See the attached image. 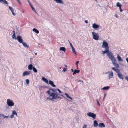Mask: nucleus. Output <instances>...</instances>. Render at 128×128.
Returning a JSON list of instances; mask_svg holds the SVG:
<instances>
[{
  "label": "nucleus",
  "instance_id": "nucleus-1",
  "mask_svg": "<svg viewBox=\"0 0 128 128\" xmlns=\"http://www.w3.org/2000/svg\"><path fill=\"white\" fill-rule=\"evenodd\" d=\"M93 38L96 40H98L99 37V36L98 34L94 32H92Z\"/></svg>",
  "mask_w": 128,
  "mask_h": 128
},
{
  "label": "nucleus",
  "instance_id": "nucleus-2",
  "mask_svg": "<svg viewBox=\"0 0 128 128\" xmlns=\"http://www.w3.org/2000/svg\"><path fill=\"white\" fill-rule=\"evenodd\" d=\"M102 46L103 48H104L105 49H109V47L108 46V43L105 40H104L103 41Z\"/></svg>",
  "mask_w": 128,
  "mask_h": 128
},
{
  "label": "nucleus",
  "instance_id": "nucleus-3",
  "mask_svg": "<svg viewBox=\"0 0 128 128\" xmlns=\"http://www.w3.org/2000/svg\"><path fill=\"white\" fill-rule=\"evenodd\" d=\"M11 11L12 14L14 16L16 15V14L18 12L19 10L18 8H9Z\"/></svg>",
  "mask_w": 128,
  "mask_h": 128
},
{
  "label": "nucleus",
  "instance_id": "nucleus-4",
  "mask_svg": "<svg viewBox=\"0 0 128 128\" xmlns=\"http://www.w3.org/2000/svg\"><path fill=\"white\" fill-rule=\"evenodd\" d=\"M106 54L108 56L110 59L111 60H112L115 58L112 53L110 51L109 52H108V53L107 54Z\"/></svg>",
  "mask_w": 128,
  "mask_h": 128
},
{
  "label": "nucleus",
  "instance_id": "nucleus-5",
  "mask_svg": "<svg viewBox=\"0 0 128 128\" xmlns=\"http://www.w3.org/2000/svg\"><path fill=\"white\" fill-rule=\"evenodd\" d=\"M7 103L8 105L10 106H12L14 105V103L13 101L10 100L9 99L7 100Z\"/></svg>",
  "mask_w": 128,
  "mask_h": 128
},
{
  "label": "nucleus",
  "instance_id": "nucleus-6",
  "mask_svg": "<svg viewBox=\"0 0 128 128\" xmlns=\"http://www.w3.org/2000/svg\"><path fill=\"white\" fill-rule=\"evenodd\" d=\"M87 115L88 116L92 118L93 119L96 118V114L92 112H88L87 113Z\"/></svg>",
  "mask_w": 128,
  "mask_h": 128
},
{
  "label": "nucleus",
  "instance_id": "nucleus-7",
  "mask_svg": "<svg viewBox=\"0 0 128 128\" xmlns=\"http://www.w3.org/2000/svg\"><path fill=\"white\" fill-rule=\"evenodd\" d=\"M117 73L118 76L120 79L123 80L124 79V76L122 73L120 72V70Z\"/></svg>",
  "mask_w": 128,
  "mask_h": 128
},
{
  "label": "nucleus",
  "instance_id": "nucleus-8",
  "mask_svg": "<svg viewBox=\"0 0 128 128\" xmlns=\"http://www.w3.org/2000/svg\"><path fill=\"white\" fill-rule=\"evenodd\" d=\"M17 39L18 42L20 43H22L23 40L22 38V37L20 36H18L17 37Z\"/></svg>",
  "mask_w": 128,
  "mask_h": 128
},
{
  "label": "nucleus",
  "instance_id": "nucleus-9",
  "mask_svg": "<svg viewBox=\"0 0 128 128\" xmlns=\"http://www.w3.org/2000/svg\"><path fill=\"white\" fill-rule=\"evenodd\" d=\"M50 96H52V98H47V99H49L51 100H53L56 99L55 98L54 96V95L52 93H51L50 94H48Z\"/></svg>",
  "mask_w": 128,
  "mask_h": 128
},
{
  "label": "nucleus",
  "instance_id": "nucleus-10",
  "mask_svg": "<svg viewBox=\"0 0 128 128\" xmlns=\"http://www.w3.org/2000/svg\"><path fill=\"white\" fill-rule=\"evenodd\" d=\"M30 71H25L23 74L22 75L24 76L29 75L31 73Z\"/></svg>",
  "mask_w": 128,
  "mask_h": 128
},
{
  "label": "nucleus",
  "instance_id": "nucleus-11",
  "mask_svg": "<svg viewBox=\"0 0 128 128\" xmlns=\"http://www.w3.org/2000/svg\"><path fill=\"white\" fill-rule=\"evenodd\" d=\"M54 95V97L56 99V98H60L59 97L58 95H59L60 94H58V92H56L55 93H52V94Z\"/></svg>",
  "mask_w": 128,
  "mask_h": 128
},
{
  "label": "nucleus",
  "instance_id": "nucleus-12",
  "mask_svg": "<svg viewBox=\"0 0 128 128\" xmlns=\"http://www.w3.org/2000/svg\"><path fill=\"white\" fill-rule=\"evenodd\" d=\"M99 27L98 25L96 24L95 23L94 24H92V27L94 29H97Z\"/></svg>",
  "mask_w": 128,
  "mask_h": 128
},
{
  "label": "nucleus",
  "instance_id": "nucleus-13",
  "mask_svg": "<svg viewBox=\"0 0 128 128\" xmlns=\"http://www.w3.org/2000/svg\"><path fill=\"white\" fill-rule=\"evenodd\" d=\"M48 82V83L49 84L51 85L52 86L54 87H56V86L54 84V82L52 81L51 80H50Z\"/></svg>",
  "mask_w": 128,
  "mask_h": 128
},
{
  "label": "nucleus",
  "instance_id": "nucleus-14",
  "mask_svg": "<svg viewBox=\"0 0 128 128\" xmlns=\"http://www.w3.org/2000/svg\"><path fill=\"white\" fill-rule=\"evenodd\" d=\"M109 79H110V78H113V73L112 72H110L108 74Z\"/></svg>",
  "mask_w": 128,
  "mask_h": 128
},
{
  "label": "nucleus",
  "instance_id": "nucleus-15",
  "mask_svg": "<svg viewBox=\"0 0 128 128\" xmlns=\"http://www.w3.org/2000/svg\"><path fill=\"white\" fill-rule=\"evenodd\" d=\"M98 125V124L97 121L96 120H94V126L96 127H97Z\"/></svg>",
  "mask_w": 128,
  "mask_h": 128
},
{
  "label": "nucleus",
  "instance_id": "nucleus-16",
  "mask_svg": "<svg viewBox=\"0 0 128 128\" xmlns=\"http://www.w3.org/2000/svg\"><path fill=\"white\" fill-rule=\"evenodd\" d=\"M0 2L5 4H6L7 5H8V2L6 1V0H1V2Z\"/></svg>",
  "mask_w": 128,
  "mask_h": 128
},
{
  "label": "nucleus",
  "instance_id": "nucleus-17",
  "mask_svg": "<svg viewBox=\"0 0 128 128\" xmlns=\"http://www.w3.org/2000/svg\"><path fill=\"white\" fill-rule=\"evenodd\" d=\"M105 50L104 51H103L102 52V54H104L106 53V54H107L108 53V52H110L109 50V49H105Z\"/></svg>",
  "mask_w": 128,
  "mask_h": 128
},
{
  "label": "nucleus",
  "instance_id": "nucleus-18",
  "mask_svg": "<svg viewBox=\"0 0 128 128\" xmlns=\"http://www.w3.org/2000/svg\"><path fill=\"white\" fill-rule=\"evenodd\" d=\"M42 80H43L45 83L47 84H48V80L44 77H42Z\"/></svg>",
  "mask_w": 128,
  "mask_h": 128
},
{
  "label": "nucleus",
  "instance_id": "nucleus-19",
  "mask_svg": "<svg viewBox=\"0 0 128 128\" xmlns=\"http://www.w3.org/2000/svg\"><path fill=\"white\" fill-rule=\"evenodd\" d=\"M112 69L114 70L116 73H118L120 71V70L119 69L116 68L114 67L112 68Z\"/></svg>",
  "mask_w": 128,
  "mask_h": 128
},
{
  "label": "nucleus",
  "instance_id": "nucleus-20",
  "mask_svg": "<svg viewBox=\"0 0 128 128\" xmlns=\"http://www.w3.org/2000/svg\"><path fill=\"white\" fill-rule=\"evenodd\" d=\"M98 127L102 128V127H104L105 126L104 124L103 123H100L98 124Z\"/></svg>",
  "mask_w": 128,
  "mask_h": 128
},
{
  "label": "nucleus",
  "instance_id": "nucleus-21",
  "mask_svg": "<svg viewBox=\"0 0 128 128\" xmlns=\"http://www.w3.org/2000/svg\"><path fill=\"white\" fill-rule=\"evenodd\" d=\"M54 1L56 2L57 3H60L61 4H63V2L61 0H53Z\"/></svg>",
  "mask_w": 128,
  "mask_h": 128
},
{
  "label": "nucleus",
  "instance_id": "nucleus-22",
  "mask_svg": "<svg viewBox=\"0 0 128 128\" xmlns=\"http://www.w3.org/2000/svg\"><path fill=\"white\" fill-rule=\"evenodd\" d=\"M117 57L118 61L120 62L123 61V60H122L120 56H119L118 54H117Z\"/></svg>",
  "mask_w": 128,
  "mask_h": 128
},
{
  "label": "nucleus",
  "instance_id": "nucleus-23",
  "mask_svg": "<svg viewBox=\"0 0 128 128\" xmlns=\"http://www.w3.org/2000/svg\"><path fill=\"white\" fill-rule=\"evenodd\" d=\"M60 50L62 51L65 52L66 51V49L64 47H62L60 48Z\"/></svg>",
  "mask_w": 128,
  "mask_h": 128
},
{
  "label": "nucleus",
  "instance_id": "nucleus-24",
  "mask_svg": "<svg viewBox=\"0 0 128 128\" xmlns=\"http://www.w3.org/2000/svg\"><path fill=\"white\" fill-rule=\"evenodd\" d=\"M110 88V86H105L102 89L103 90H108L109 88Z\"/></svg>",
  "mask_w": 128,
  "mask_h": 128
},
{
  "label": "nucleus",
  "instance_id": "nucleus-25",
  "mask_svg": "<svg viewBox=\"0 0 128 128\" xmlns=\"http://www.w3.org/2000/svg\"><path fill=\"white\" fill-rule=\"evenodd\" d=\"M33 66L32 64H29L28 66V69L29 70H32L33 68Z\"/></svg>",
  "mask_w": 128,
  "mask_h": 128
},
{
  "label": "nucleus",
  "instance_id": "nucleus-26",
  "mask_svg": "<svg viewBox=\"0 0 128 128\" xmlns=\"http://www.w3.org/2000/svg\"><path fill=\"white\" fill-rule=\"evenodd\" d=\"M22 45L25 47L28 48L29 47V46H28L26 43L25 42H23L22 43Z\"/></svg>",
  "mask_w": 128,
  "mask_h": 128
},
{
  "label": "nucleus",
  "instance_id": "nucleus-27",
  "mask_svg": "<svg viewBox=\"0 0 128 128\" xmlns=\"http://www.w3.org/2000/svg\"><path fill=\"white\" fill-rule=\"evenodd\" d=\"M13 32H14V34L12 36V38L16 40L17 39V38L15 36V32L14 31H13Z\"/></svg>",
  "mask_w": 128,
  "mask_h": 128
},
{
  "label": "nucleus",
  "instance_id": "nucleus-28",
  "mask_svg": "<svg viewBox=\"0 0 128 128\" xmlns=\"http://www.w3.org/2000/svg\"><path fill=\"white\" fill-rule=\"evenodd\" d=\"M33 31L37 34H38L39 32V31L36 29L34 28L32 30Z\"/></svg>",
  "mask_w": 128,
  "mask_h": 128
},
{
  "label": "nucleus",
  "instance_id": "nucleus-29",
  "mask_svg": "<svg viewBox=\"0 0 128 128\" xmlns=\"http://www.w3.org/2000/svg\"><path fill=\"white\" fill-rule=\"evenodd\" d=\"M111 60L113 64L116 62L117 61L115 58Z\"/></svg>",
  "mask_w": 128,
  "mask_h": 128
},
{
  "label": "nucleus",
  "instance_id": "nucleus-30",
  "mask_svg": "<svg viewBox=\"0 0 128 128\" xmlns=\"http://www.w3.org/2000/svg\"><path fill=\"white\" fill-rule=\"evenodd\" d=\"M116 6L119 8H121L122 5L119 2H118L116 4Z\"/></svg>",
  "mask_w": 128,
  "mask_h": 128
},
{
  "label": "nucleus",
  "instance_id": "nucleus-31",
  "mask_svg": "<svg viewBox=\"0 0 128 128\" xmlns=\"http://www.w3.org/2000/svg\"><path fill=\"white\" fill-rule=\"evenodd\" d=\"M71 48H72V50L73 52L74 53V54H76V52L75 50V49H74V48L73 46V47H71Z\"/></svg>",
  "mask_w": 128,
  "mask_h": 128
},
{
  "label": "nucleus",
  "instance_id": "nucleus-32",
  "mask_svg": "<svg viewBox=\"0 0 128 128\" xmlns=\"http://www.w3.org/2000/svg\"><path fill=\"white\" fill-rule=\"evenodd\" d=\"M113 65L114 66H115L116 67V68H119V66L118 64H117V62L113 64Z\"/></svg>",
  "mask_w": 128,
  "mask_h": 128
},
{
  "label": "nucleus",
  "instance_id": "nucleus-33",
  "mask_svg": "<svg viewBox=\"0 0 128 128\" xmlns=\"http://www.w3.org/2000/svg\"><path fill=\"white\" fill-rule=\"evenodd\" d=\"M64 94L66 96L70 99L71 100H72V98L71 97H70V96L67 93H65Z\"/></svg>",
  "mask_w": 128,
  "mask_h": 128
},
{
  "label": "nucleus",
  "instance_id": "nucleus-34",
  "mask_svg": "<svg viewBox=\"0 0 128 128\" xmlns=\"http://www.w3.org/2000/svg\"><path fill=\"white\" fill-rule=\"evenodd\" d=\"M52 90H53V89L51 88L49 90H48L47 92L48 93V94H50L51 93H52L51 91H52Z\"/></svg>",
  "mask_w": 128,
  "mask_h": 128
},
{
  "label": "nucleus",
  "instance_id": "nucleus-35",
  "mask_svg": "<svg viewBox=\"0 0 128 128\" xmlns=\"http://www.w3.org/2000/svg\"><path fill=\"white\" fill-rule=\"evenodd\" d=\"M32 70L35 72H37V70L34 67H33Z\"/></svg>",
  "mask_w": 128,
  "mask_h": 128
},
{
  "label": "nucleus",
  "instance_id": "nucleus-36",
  "mask_svg": "<svg viewBox=\"0 0 128 128\" xmlns=\"http://www.w3.org/2000/svg\"><path fill=\"white\" fill-rule=\"evenodd\" d=\"M12 114L14 115H15L16 116L17 115V113L16 112V111L15 110H13L12 112Z\"/></svg>",
  "mask_w": 128,
  "mask_h": 128
},
{
  "label": "nucleus",
  "instance_id": "nucleus-37",
  "mask_svg": "<svg viewBox=\"0 0 128 128\" xmlns=\"http://www.w3.org/2000/svg\"><path fill=\"white\" fill-rule=\"evenodd\" d=\"M103 8H99V9L98 10V11L99 12H100L101 14H102V12L103 11Z\"/></svg>",
  "mask_w": 128,
  "mask_h": 128
},
{
  "label": "nucleus",
  "instance_id": "nucleus-38",
  "mask_svg": "<svg viewBox=\"0 0 128 128\" xmlns=\"http://www.w3.org/2000/svg\"><path fill=\"white\" fill-rule=\"evenodd\" d=\"M106 8H103V11L102 12V14H104V13L106 12Z\"/></svg>",
  "mask_w": 128,
  "mask_h": 128
},
{
  "label": "nucleus",
  "instance_id": "nucleus-39",
  "mask_svg": "<svg viewBox=\"0 0 128 128\" xmlns=\"http://www.w3.org/2000/svg\"><path fill=\"white\" fill-rule=\"evenodd\" d=\"M74 71L75 72L76 74L78 73L79 72H80V70H74Z\"/></svg>",
  "mask_w": 128,
  "mask_h": 128
},
{
  "label": "nucleus",
  "instance_id": "nucleus-40",
  "mask_svg": "<svg viewBox=\"0 0 128 128\" xmlns=\"http://www.w3.org/2000/svg\"><path fill=\"white\" fill-rule=\"evenodd\" d=\"M56 89L54 88L52 90V93H55L56 92Z\"/></svg>",
  "mask_w": 128,
  "mask_h": 128
},
{
  "label": "nucleus",
  "instance_id": "nucleus-41",
  "mask_svg": "<svg viewBox=\"0 0 128 128\" xmlns=\"http://www.w3.org/2000/svg\"><path fill=\"white\" fill-rule=\"evenodd\" d=\"M5 116L2 114H0V117H2L3 118H4Z\"/></svg>",
  "mask_w": 128,
  "mask_h": 128
},
{
  "label": "nucleus",
  "instance_id": "nucleus-42",
  "mask_svg": "<svg viewBox=\"0 0 128 128\" xmlns=\"http://www.w3.org/2000/svg\"><path fill=\"white\" fill-rule=\"evenodd\" d=\"M26 83L27 84H28L30 82L29 80L28 79H27L26 80Z\"/></svg>",
  "mask_w": 128,
  "mask_h": 128
},
{
  "label": "nucleus",
  "instance_id": "nucleus-43",
  "mask_svg": "<svg viewBox=\"0 0 128 128\" xmlns=\"http://www.w3.org/2000/svg\"><path fill=\"white\" fill-rule=\"evenodd\" d=\"M96 101H97V104H98V105L99 106H100V104L99 103V101H98V100H97V99H96Z\"/></svg>",
  "mask_w": 128,
  "mask_h": 128
},
{
  "label": "nucleus",
  "instance_id": "nucleus-44",
  "mask_svg": "<svg viewBox=\"0 0 128 128\" xmlns=\"http://www.w3.org/2000/svg\"><path fill=\"white\" fill-rule=\"evenodd\" d=\"M106 96V94H104V98H103V101H104V99Z\"/></svg>",
  "mask_w": 128,
  "mask_h": 128
},
{
  "label": "nucleus",
  "instance_id": "nucleus-45",
  "mask_svg": "<svg viewBox=\"0 0 128 128\" xmlns=\"http://www.w3.org/2000/svg\"><path fill=\"white\" fill-rule=\"evenodd\" d=\"M44 87V86H39V90H41L42 88Z\"/></svg>",
  "mask_w": 128,
  "mask_h": 128
},
{
  "label": "nucleus",
  "instance_id": "nucleus-46",
  "mask_svg": "<svg viewBox=\"0 0 128 128\" xmlns=\"http://www.w3.org/2000/svg\"><path fill=\"white\" fill-rule=\"evenodd\" d=\"M114 17H116V18H118V16L117 15V14H114Z\"/></svg>",
  "mask_w": 128,
  "mask_h": 128
},
{
  "label": "nucleus",
  "instance_id": "nucleus-47",
  "mask_svg": "<svg viewBox=\"0 0 128 128\" xmlns=\"http://www.w3.org/2000/svg\"><path fill=\"white\" fill-rule=\"evenodd\" d=\"M58 90L59 92L60 93H62V92H61V91L58 89H57Z\"/></svg>",
  "mask_w": 128,
  "mask_h": 128
},
{
  "label": "nucleus",
  "instance_id": "nucleus-48",
  "mask_svg": "<svg viewBox=\"0 0 128 128\" xmlns=\"http://www.w3.org/2000/svg\"><path fill=\"white\" fill-rule=\"evenodd\" d=\"M87 126L86 124H84V125L82 128H86Z\"/></svg>",
  "mask_w": 128,
  "mask_h": 128
},
{
  "label": "nucleus",
  "instance_id": "nucleus-49",
  "mask_svg": "<svg viewBox=\"0 0 128 128\" xmlns=\"http://www.w3.org/2000/svg\"><path fill=\"white\" fill-rule=\"evenodd\" d=\"M14 117V115L12 114V115H11L10 116V118H12Z\"/></svg>",
  "mask_w": 128,
  "mask_h": 128
},
{
  "label": "nucleus",
  "instance_id": "nucleus-50",
  "mask_svg": "<svg viewBox=\"0 0 128 128\" xmlns=\"http://www.w3.org/2000/svg\"><path fill=\"white\" fill-rule=\"evenodd\" d=\"M28 2H29L30 6V7H31V8H33V7L32 6V5L31 4V3L29 2V1H28Z\"/></svg>",
  "mask_w": 128,
  "mask_h": 128
},
{
  "label": "nucleus",
  "instance_id": "nucleus-51",
  "mask_svg": "<svg viewBox=\"0 0 128 128\" xmlns=\"http://www.w3.org/2000/svg\"><path fill=\"white\" fill-rule=\"evenodd\" d=\"M68 42H69V43H70V46L71 47H71H73V46H72V44L70 42H69V40H68Z\"/></svg>",
  "mask_w": 128,
  "mask_h": 128
},
{
  "label": "nucleus",
  "instance_id": "nucleus-52",
  "mask_svg": "<svg viewBox=\"0 0 128 128\" xmlns=\"http://www.w3.org/2000/svg\"><path fill=\"white\" fill-rule=\"evenodd\" d=\"M78 82H81L82 84H84V82L80 80L78 81Z\"/></svg>",
  "mask_w": 128,
  "mask_h": 128
},
{
  "label": "nucleus",
  "instance_id": "nucleus-53",
  "mask_svg": "<svg viewBox=\"0 0 128 128\" xmlns=\"http://www.w3.org/2000/svg\"><path fill=\"white\" fill-rule=\"evenodd\" d=\"M79 63V61H77L76 62V65L77 66H78V64Z\"/></svg>",
  "mask_w": 128,
  "mask_h": 128
},
{
  "label": "nucleus",
  "instance_id": "nucleus-54",
  "mask_svg": "<svg viewBox=\"0 0 128 128\" xmlns=\"http://www.w3.org/2000/svg\"><path fill=\"white\" fill-rule=\"evenodd\" d=\"M125 79L128 81V77L127 76H126L125 77Z\"/></svg>",
  "mask_w": 128,
  "mask_h": 128
},
{
  "label": "nucleus",
  "instance_id": "nucleus-55",
  "mask_svg": "<svg viewBox=\"0 0 128 128\" xmlns=\"http://www.w3.org/2000/svg\"><path fill=\"white\" fill-rule=\"evenodd\" d=\"M9 117H10V116H5L4 118H9Z\"/></svg>",
  "mask_w": 128,
  "mask_h": 128
},
{
  "label": "nucleus",
  "instance_id": "nucleus-56",
  "mask_svg": "<svg viewBox=\"0 0 128 128\" xmlns=\"http://www.w3.org/2000/svg\"><path fill=\"white\" fill-rule=\"evenodd\" d=\"M66 68H64L63 70V71L64 72H65L66 71Z\"/></svg>",
  "mask_w": 128,
  "mask_h": 128
},
{
  "label": "nucleus",
  "instance_id": "nucleus-57",
  "mask_svg": "<svg viewBox=\"0 0 128 128\" xmlns=\"http://www.w3.org/2000/svg\"><path fill=\"white\" fill-rule=\"evenodd\" d=\"M19 3L21 4L20 1L19 0H16Z\"/></svg>",
  "mask_w": 128,
  "mask_h": 128
},
{
  "label": "nucleus",
  "instance_id": "nucleus-58",
  "mask_svg": "<svg viewBox=\"0 0 128 128\" xmlns=\"http://www.w3.org/2000/svg\"><path fill=\"white\" fill-rule=\"evenodd\" d=\"M32 10H33L34 12H35V11L36 10H35V8H32Z\"/></svg>",
  "mask_w": 128,
  "mask_h": 128
},
{
  "label": "nucleus",
  "instance_id": "nucleus-59",
  "mask_svg": "<svg viewBox=\"0 0 128 128\" xmlns=\"http://www.w3.org/2000/svg\"><path fill=\"white\" fill-rule=\"evenodd\" d=\"M120 12H122L123 11V10H122V8H120Z\"/></svg>",
  "mask_w": 128,
  "mask_h": 128
},
{
  "label": "nucleus",
  "instance_id": "nucleus-60",
  "mask_svg": "<svg viewBox=\"0 0 128 128\" xmlns=\"http://www.w3.org/2000/svg\"><path fill=\"white\" fill-rule=\"evenodd\" d=\"M85 22L86 24L88 23V22L87 20H86L85 21Z\"/></svg>",
  "mask_w": 128,
  "mask_h": 128
},
{
  "label": "nucleus",
  "instance_id": "nucleus-61",
  "mask_svg": "<svg viewBox=\"0 0 128 128\" xmlns=\"http://www.w3.org/2000/svg\"><path fill=\"white\" fill-rule=\"evenodd\" d=\"M75 74H76V73L75 72H74H74L73 73V75H74Z\"/></svg>",
  "mask_w": 128,
  "mask_h": 128
},
{
  "label": "nucleus",
  "instance_id": "nucleus-62",
  "mask_svg": "<svg viewBox=\"0 0 128 128\" xmlns=\"http://www.w3.org/2000/svg\"><path fill=\"white\" fill-rule=\"evenodd\" d=\"M126 60L127 62L128 63V58H126Z\"/></svg>",
  "mask_w": 128,
  "mask_h": 128
},
{
  "label": "nucleus",
  "instance_id": "nucleus-63",
  "mask_svg": "<svg viewBox=\"0 0 128 128\" xmlns=\"http://www.w3.org/2000/svg\"><path fill=\"white\" fill-rule=\"evenodd\" d=\"M36 10L34 12L36 13V14H37V15H38V13H37V12H36Z\"/></svg>",
  "mask_w": 128,
  "mask_h": 128
},
{
  "label": "nucleus",
  "instance_id": "nucleus-64",
  "mask_svg": "<svg viewBox=\"0 0 128 128\" xmlns=\"http://www.w3.org/2000/svg\"><path fill=\"white\" fill-rule=\"evenodd\" d=\"M71 70L72 71V72H74V70H73L72 69H71Z\"/></svg>",
  "mask_w": 128,
  "mask_h": 128
}]
</instances>
